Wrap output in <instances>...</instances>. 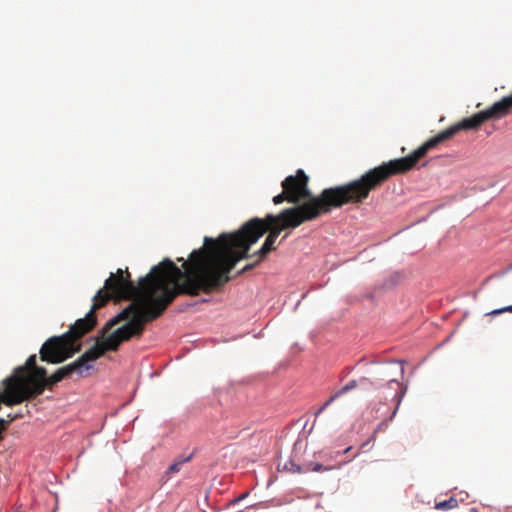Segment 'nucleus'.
I'll return each instance as SVG.
<instances>
[{
    "label": "nucleus",
    "instance_id": "nucleus-1",
    "mask_svg": "<svg viewBox=\"0 0 512 512\" xmlns=\"http://www.w3.org/2000/svg\"><path fill=\"white\" fill-rule=\"evenodd\" d=\"M377 188L367 171L350 182L325 188L308 202L286 208L276 216L268 214L264 219L252 218L236 232L222 233L217 239L205 237L203 247L198 250L203 251L199 254V259L208 293L231 280L229 273L239 261L251 257L250 247L267 231L276 240L282 230L296 228L344 205L363 203L370 192Z\"/></svg>",
    "mask_w": 512,
    "mask_h": 512
},
{
    "label": "nucleus",
    "instance_id": "nucleus-2",
    "mask_svg": "<svg viewBox=\"0 0 512 512\" xmlns=\"http://www.w3.org/2000/svg\"><path fill=\"white\" fill-rule=\"evenodd\" d=\"M202 252L195 249L190 253L188 260L183 262L184 271L170 259H164L140 278L138 285L132 281L127 269L111 273L101 290L110 295V300L133 302L102 328L101 334L106 335L120 321L128 320L108 335L110 348L118 349L123 341L141 336L145 324L160 317L179 294L208 293L199 259Z\"/></svg>",
    "mask_w": 512,
    "mask_h": 512
},
{
    "label": "nucleus",
    "instance_id": "nucleus-3",
    "mask_svg": "<svg viewBox=\"0 0 512 512\" xmlns=\"http://www.w3.org/2000/svg\"><path fill=\"white\" fill-rule=\"evenodd\" d=\"M486 121L487 120L483 112L480 111L471 117L462 119L460 122L430 138L410 155L384 162L381 165L368 171L371 174L375 184L379 188L390 177L394 175L405 174L406 172L412 170L418 161L423 158L430 150L436 148L444 141L452 138L459 131L476 130Z\"/></svg>",
    "mask_w": 512,
    "mask_h": 512
},
{
    "label": "nucleus",
    "instance_id": "nucleus-4",
    "mask_svg": "<svg viewBox=\"0 0 512 512\" xmlns=\"http://www.w3.org/2000/svg\"><path fill=\"white\" fill-rule=\"evenodd\" d=\"M36 359L35 354L30 355L25 364L14 371L27 400L35 399L46 388L52 390L53 386L60 382L54 378V373L48 377L47 370L37 366Z\"/></svg>",
    "mask_w": 512,
    "mask_h": 512
},
{
    "label": "nucleus",
    "instance_id": "nucleus-5",
    "mask_svg": "<svg viewBox=\"0 0 512 512\" xmlns=\"http://www.w3.org/2000/svg\"><path fill=\"white\" fill-rule=\"evenodd\" d=\"M103 341H97L94 346L89 348L83 353L76 361L59 368L54 373L56 380L62 381L63 379L70 377L72 374L83 376L85 371L92 368L91 362H94L98 358L104 355L107 350L116 351L117 349L110 348L108 335H103Z\"/></svg>",
    "mask_w": 512,
    "mask_h": 512
},
{
    "label": "nucleus",
    "instance_id": "nucleus-6",
    "mask_svg": "<svg viewBox=\"0 0 512 512\" xmlns=\"http://www.w3.org/2000/svg\"><path fill=\"white\" fill-rule=\"evenodd\" d=\"M80 349V344L73 346V341L68 339V335L63 334L47 339L42 345L39 354L41 361L57 364L72 357Z\"/></svg>",
    "mask_w": 512,
    "mask_h": 512
},
{
    "label": "nucleus",
    "instance_id": "nucleus-7",
    "mask_svg": "<svg viewBox=\"0 0 512 512\" xmlns=\"http://www.w3.org/2000/svg\"><path fill=\"white\" fill-rule=\"evenodd\" d=\"M109 300L110 295L105 293L103 290H98L93 297V305L90 311L84 318L78 319L72 326H70L69 330L64 333L65 335H68V339L70 341H73V346H76L75 342L96 326L97 318L95 312L105 306Z\"/></svg>",
    "mask_w": 512,
    "mask_h": 512
},
{
    "label": "nucleus",
    "instance_id": "nucleus-8",
    "mask_svg": "<svg viewBox=\"0 0 512 512\" xmlns=\"http://www.w3.org/2000/svg\"><path fill=\"white\" fill-rule=\"evenodd\" d=\"M309 177L302 169L297 170L295 175H290L282 181V188L287 192L289 203L298 204L308 202L317 195H312L308 188Z\"/></svg>",
    "mask_w": 512,
    "mask_h": 512
},
{
    "label": "nucleus",
    "instance_id": "nucleus-9",
    "mask_svg": "<svg viewBox=\"0 0 512 512\" xmlns=\"http://www.w3.org/2000/svg\"><path fill=\"white\" fill-rule=\"evenodd\" d=\"M486 120H499L512 113V93L482 111Z\"/></svg>",
    "mask_w": 512,
    "mask_h": 512
},
{
    "label": "nucleus",
    "instance_id": "nucleus-10",
    "mask_svg": "<svg viewBox=\"0 0 512 512\" xmlns=\"http://www.w3.org/2000/svg\"><path fill=\"white\" fill-rule=\"evenodd\" d=\"M275 241H276L275 239L271 238L268 235L266 237L263 245L261 246V248L253 254V256H257L258 259L253 263H249V264L245 265L240 271L237 272V276L242 275V274L252 270L253 268H255L263 259L266 258V256L269 254V252L275 250L276 249L274 246Z\"/></svg>",
    "mask_w": 512,
    "mask_h": 512
},
{
    "label": "nucleus",
    "instance_id": "nucleus-11",
    "mask_svg": "<svg viewBox=\"0 0 512 512\" xmlns=\"http://www.w3.org/2000/svg\"><path fill=\"white\" fill-rule=\"evenodd\" d=\"M370 380L366 377H362L359 380H350L345 386L338 390L340 395H344L349 391L355 389L358 385L369 384Z\"/></svg>",
    "mask_w": 512,
    "mask_h": 512
},
{
    "label": "nucleus",
    "instance_id": "nucleus-12",
    "mask_svg": "<svg viewBox=\"0 0 512 512\" xmlns=\"http://www.w3.org/2000/svg\"><path fill=\"white\" fill-rule=\"evenodd\" d=\"M291 464V469L290 471L292 472H296V473H306V472H323V471H328L329 468L323 466L322 464L320 463H316L314 465V468H301V466L299 465H295L294 463H290Z\"/></svg>",
    "mask_w": 512,
    "mask_h": 512
},
{
    "label": "nucleus",
    "instance_id": "nucleus-13",
    "mask_svg": "<svg viewBox=\"0 0 512 512\" xmlns=\"http://www.w3.org/2000/svg\"><path fill=\"white\" fill-rule=\"evenodd\" d=\"M457 506H458V501L454 497H450L448 500L437 502L435 504V508L437 510H449V509L456 508Z\"/></svg>",
    "mask_w": 512,
    "mask_h": 512
},
{
    "label": "nucleus",
    "instance_id": "nucleus-14",
    "mask_svg": "<svg viewBox=\"0 0 512 512\" xmlns=\"http://www.w3.org/2000/svg\"><path fill=\"white\" fill-rule=\"evenodd\" d=\"M190 459H191V456H188V457H186V458H183V459H181V460H179V461L174 462L173 464H171V465L168 467L167 472H168V473H171V474L179 472V471H180V469H181V466H182L184 463H186V462L190 461Z\"/></svg>",
    "mask_w": 512,
    "mask_h": 512
},
{
    "label": "nucleus",
    "instance_id": "nucleus-15",
    "mask_svg": "<svg viewBox=\"0 0 512 512\" xmlns=\"http://www.w3.org/2000/svg\"><path fill=\"white\" fill-rule=\"evenodd\" d=\"M390 383L395 384V385L398 387V389H399V390L396 392V394H395V398H396V400H397V405H396V408H395V409H394V411H393V414H392V417H393V416L396 414V411H397V409H398V406H399V404H400V402H401V400H402V398H403V396H404V390L402 389L401 384H400L398 381H396V380H392V381H390Z\"/></svg>",
    "mask_w": 512,
    "mask_h": 512
},
{
    "label": "nucleus",
    "instance_id": "nucleus-16",
    "mask_svg": "<svg viewBox=\"0 0 512 512\" xmlns=\"http://www.w3.org/2000/svg\"><path fill=\"white\" fill-rule=\"evenodd\" d=\"M341 395L338 391H336L334 394H332L326 402L317 410L315 413L316 416L321 414L329 405H331L337 398H339Z\"/></svg>",
    "mask_w": 512,
    "mask_h": 512
},
{
    "label": "nucleus",
    "instance_id": "nucleus-17",
    "mask_svg": "<svg viewBox=\"0 0 512 512\" xmlns=\"http://www.w3.org/2000/svg\"><path fill=\"white\" fill-rule=\"evenodd\" d=\"M22 416H23L22 414H13V415L9 414L8 415V418H9L8 420L0 418V431L2 432L3 430H5L7 425L10 422H12V421H14V420H16V419H18L19 417H22Z\"/></svg>",
    "mask_w": 512,
    "mask_h": 512
},
{
    "label": "nucleus",
    "instance_id": "nucleus-18",
    "mask_svg": "<svg viewBox=\"0 0 512 512\" xmlns=\"http://www.w3.org/2000/svg\"><path fill=\"white\" fill-rule=\"evenodd\" d=\"M284 201L289 202V197H288L287 192L283 189L282 193L273 197V203L278 205V204L283 203Z\"/></svg>",
    "mask_w": 512,
    "mask_h": 512
},
{
    "label": "nucleus",
    "instance_id": "nucleus-19",
    "mask_svg": "<svg viewBox=\"0 0 512 512\" xmlns=\"http://www.w3.org/2000/svg\"><path fill=\"white\" fill-rule=\"evenodd\" d=\"M504 312L512 313V305H509V306H506V307H503V308H500V309H495V310L491 311L489 313V315H499V314H502Z\"/></svg>",
    "mask_w": 512,
    "mask_h": 512
},
{
    "label": "nucleus",
    "instance_id": "nucleus-20",
    "mask_svg": "<svg viewBox=\"0 0 512 512\" xmlns=\"http://www.w3.org/2000/svg\"><path fill=\"white\" fill-rule=\"evenodd\" d=\"M315 464H316V462H309V463H306L303 466H301V468H314Z\"/></svg>",
    "mask_w": 512,
    "mask_h": 512
},
{
    "label": "nucleus",
    "instance_id": "nucleus-21",
    "mask_svg": "<svg viewBox=\"0 0 512 512\" xmlns=\"http://www.w3.org/2000/svg\"><path fill=\"white\" fill-rule=\"evenodd\" d=\"M470 512H479V511H478V509H476V508H471V509H470Z\"/></svg>",
    "mask_w": 512,
    "mask_h": 512
},
{
    "label": "nucleus",
    "instance_id": "nucleus-22",
    "mask_svg": "<svg viewBox=\"0 0 512 512\" xmlns=\"http://www.w3.org/2000/svg\"><path fill=\"white\" fill-rule=\"evenodd\" d=\"M2 439V432L0 431V440Z\"/></svg>",
    "mask_w": 512,
    "mask_h": 512
},
{
    "label": "nucleus",
    "instance_id": "nucleus-23",
    "mask_svg": "<svg viewBox=\"0 0 512 512\" xmlns=\"http://www.w3.org/2000/svg\"><path fill=\"white\" fill-rule=\"evenodd\" d=\"M512 269V264L510 265V267L508 268V270Z\"/></svg>",
    "mask_w": 512,
    "mask_h": 512
}]
</instances>
